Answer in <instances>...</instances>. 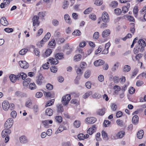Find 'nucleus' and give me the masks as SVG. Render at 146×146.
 I'll return each mask as SVG.
<instances>
[{
	"label": "nucleus",
	"instance_id": "nucleus-1",
	"mask_svg": "<svg viewBox=\"0 0 146 146\" xmlns=\"http://www.w3.org/2000/svg\"><path fill=\"white\" fill-rule=\"evenodd\" d=\"M71 99L70 94H67L62 98V102L64 105L66 106L68 103Z\"/></svg>",
	"mask_w": 146,
	"mask_h": 146
},
{
	"label": "nucleus",
	"instance_id": "nucleus-2",
	"mask_svg": "<svg viewBox=\"0 0 146 146\" xmlns=\"http://www.w3.org/2000/svg\"><path fill=\"white\" fill-rule=\"evenodd\" d=\"M138 47H141L140 50L141 52L144 50V48L146 44L145 41L142 39H140L138 41Z\"/></svg>",
	"mask_w": 146,
	"mask_h": 146
},
{
	"label": "nucleus",
	"instance_id": "nucleus-3",
	"mask_svg": "<svg viewBox=\"0 0 146 146\" xmlns=\"http://www.w3.org/2000/svg\"><path fill=\"white\" fill-rule=\"evenodd\" d=\"M102 20L104 22H108L109 21V16L108 13L106 12H104L102 15Z\"/></svg>",
	"mask_w": 146,
	"mask_h": 146
},
{
	"label": "nucleus",
	"instance_id": "nucleus-4",
	"mask_svg": "<svg viewBox=\"0 0 146 146\" xmlns=\"http://www.w3.org/2000/svg\"><path fill=\"white\" fill-rule=\"evenodd\" d=\"M39 18L37 16H35L32 19L33 22V26H35L36 25L38 26L40 23V22L38 21Z\"/></svg>",
	"mask_w": 146,
	"mask_h": 146
},
{
	"label": "nucleus",
	"instance_id": "nucleus-5",
	"mask_svg": "<svg viewBox=\"0 0 146 146\" xmlns=\"http://www.w3.org/2000/svg\"><path fill=\"white\" fill-rule=\"evenodd\" d=\"M19 64L21 68L24 69H26L29 67V64L25 61H20Z\"/></svg>",
	"mask_w": 146,
	"mask_h": 146
},
{
	"label": "nucleus",
	"instance_id": "nucleus-6",
	"mask_svg": "<svg viewBox=\"0 0 146 146\" xmlns=\"http://www.w3.org/2000/svg\"><path fill=\"white\" fill-rule=\"evenodd\" d=\"M36 83L39 85H41L42 83V81L44 79L42 75L40 74L39 75L36 77Z\"/></svg>",
	"mask_w": 146,
	"mask_h": 146
},
{
	"label": "nucleus",
	"instance_id": "nucleus-7",
	"mask_svg": "<svg viewBox=\"0 0 146 146\" xmlns=\"http://www.w3.org/2000/svg\"><path fill=\"white\" fill-rule=\"evenodd\" d=\"M2 108L5 111H7L9 108L10 104L8 101H4L2 104Z\"/></svg>",
	"mask_w": 146,
	"mask_h": 146
},
{
	"label": "nucleus",
	"instance_id": "nucleus-8",
	"mask_svg": "<svg viewBox=\"0 0 146 146\" xmlns=\"http://www.w3.org/2000/svg\"><path fill=\"white\" fill-rule=\"evenodd\" d=\"M111 44L110 42L106 43L105 45V49L102 51V53L103 54H107L108 52L109 48Z\"/></svg>",
	"mask_w": 146,
	"mask_h": 146
},
{
	"label": "nucleus",
	"instance_id": "nucleus-9",
	"mask_svg": "<svg viewBox=\"0 0 146 146\" xmlns=\"http://www.w3.org/2000/svg\"><path fill=\"white\" fill-rule=\"evenodd\" d=\"M86 122L90 124L94 123L96 121V118L94 117H88L86 119Z\"/></svg>",
	"mask_w": 146,
	"mask_h": 146
},
{
	"label": "nucleus",
	"instance_id": "nucleus-10",
	"mask_svg": "<svg viewBox=\"0 0 146 146\" xmlns=\"http://www.w3.org/2000/svg\"><path fill=\"white\" fill-rule=\"evenodd\" d=\"M17 79L19 80L20 78L22 79L23 80H24L26 77L27 75L23 72H20L18 73L16 75Z\"/></svg>",
	"mask_w": 146,
	"mask_h": 146
},
{
	"label": "nucleus",
	"instance_id": "nucleus-11",
	"mask_svg": "<svg viewBox=\"0 0 146 146\" xmlns=\"http://www.w3.org/2000/svg\"><path fill=\"white\" fill-rule=\"evenodd\" d=\"M15 94L16 96L19 98H22L26 96L25 93L19 91H16Z\"/></svg>",
	"mask_w": 146,
	"mask_h": 146
},
{
	"label": "nucleus",
	"instance_id": "nucleus-12",
	"mask_svg": "<svg viewBox=\"0 0 146 146\" xmlns=\"http://www.w3.org/2000/svg\"><path fill=\"white\" fill-rule=\"evenodd\" d=\"M0 23L3 25L7 26L8 25V22L5 17H1L0 20Z\"/></svg>",
	"mask_w": 146,
	"mask_h": 146
},
{
	"label": "nucleus",
	"instance_id": "nucleus-13",
	"mask_svg": "<svg viewBox=\"0 0 146 146\" xmlns=\"http://www.w3.org/2000/svg\"><path fill=\"white\" fill-rule=\"evenodd\" d=\"M104 61L102 60H99L94 62V65L96 66H99L103 65L104 64Z\"/></svg>",
	"mask_w": 146,
	"mask_h": 146
},
{
	"label": "nucleus",
	"instance_id": "nucleus-14",
	"mask_svg": "<svg viewBox=\"0 0 146 146\" xmlns=\"http://www.w3.org/2000/svg\"><path fill=\"white\" fill-rule=\"evenodd\" d=\"M110 33V31L109 29H107L104 31L102 33V36L103 37H105L109 35Z\"/></svg>",
	"mask_w": 146,
	"mask_h": 146
},
{
	"label": "nucleus",
	"instance_id": "nucleus-15",
	"mask_svg": "<svg viewBox=\"0 0 146 146\" xmlns=\"http://www.w3.org/2000/svg\"><path fill=\"white\" fill-rule=\"evenodd\" d=\"M64 19L67 23L70 25L71 24L72 21L69 16L68 14H65L64 15Z\"/></svg>",
	"mask_w": 146,
	"mask_h": 146
},
{
	"label": "nucleus",
	"instance_id": "nucleus-16",
	"mask_svg": "<svg viewBox=\"0 0 146 146\" xmlns=\"http://www.w3.org/2000/svg\"><path fill=\"white\" fill-rule=\"evenodd\" d=\"M143 135L144 131L142 130H140L137 133V137L139 139H141L143 137Z\"/></svg>",
	"mask_w": 146,
	"mask_h": 146
},
{
	"label": "nucleus",
	"instance_id": "nucleus-17",
	"mask_svg": "<svg viewBox=\"0 0 146 146\" xmlns=\"http://www.w3.org/2000/svg\"><path fill=\"white\" fill-rule=\"evenodd\" d=\"M20 141L22 143H26L28 142V140L25 136H21L19 139Z\"/></svg>",
	"mask_w": 146,
	"mask_h": 146
},
{
	"label": "nucleus",
	"instance_id": "nucleus-18",
	"mask_svg": "<svg viewBox=\"0 0 146 146\" xmlns=\"http://www.w3.org/2000/svg\"><path fill=\"white\" fill-rule=\"evenodd\" d=\"M139 121V117L137 115H134L132 118V122L133 124L136 125L137 124Z\"/></svg>",
	"mask_w": 146,
	"mask_h": 146
},
{
	"label": "nucleus",
	"instance_id": "nucleus-19",
	"mask_svg": "<svg viewBox=\"0 0 146 146\" xmlns=\"http://www.w3.org/2000/svg\"><path fill=\"white\" fill-rule=\"evenodd\" d=\"M129 3H127V6H124L123 7L122 9V12L124 14L126 13L128 11L129 7Z\"/></svg>",
	"mask_w": 146,
	"mask_h": 146
},
{
	"label": "nucleus",
	"instance_id": "nucleus-20",
	"mask_svg": "<svg viewBox=\"0 0 146 146\" xmlns=\"http://www.w3.org/2000/svg\"><path fill=\"white\" fill-rule=\"evenodd\" d=\"M9 78L11 82L13 83H15L16 81L18 80L16 75L13 74H11Z\"/></svg>",
	"mask_w": 146,
	"mask_h": 146
},
{
	"label": "nucleus",
	"instance_id": "nucleus-21",
	"mask_svg": "<svg viewBox=\"0 0 146 146\" xmlns=\"http://www.w3.org/2000/svg\"><path fill=\"white\" fill-rule=\"evenodd\" d=\"M105 111V110L104 108L99 109L97 110L96 113L97 114L102 115L104 114Z\"/></svg>",
	"mask_w": 146,
	"mask_h": 146
},
{
	"label": "nucleus",
	"instance_id": "nucleus-22",
	"mask_svg": "<svg viewBox=\"0 0 146 146\" xmlns=\"http://www.w3.org/2000/svg\"><path fill=\"white\" fill-rule=\"evenodd\" d=\"M52 52V50L50 49H48L45 51L44 54L43 55L44 58L49 56Z\"/></svg>",
	"mask_w": 146,
	"mask_h": 146
},
{
	"label": "nucleus",
	"instance_id": "nucleus-23",
	"mask_svg": "<svg viewBox=\"0 0 146 146\" xmlns=\"http://www.w3.org/2000/svg\"><path fill=\"white\" fill-rule=\"evenodd\" d=\"M45 113L47 115L50 116L52 115V110L50 108H47L45 111Z\"/></svg>",
	"mask_w": 146,
	"mask_h": 146
},
{
	"label": "nucleus",
	"instance_id": "nucleus-24",
	"mask_svg": "<svg viewBox=\"0 0 146 146\" xmlns=\"http://www.w3.org/2000/svg\"><path fill=\"white\" fill-rule=\"evenodd\" d=\"M13 123H9L8 121H6L4 124L5 128L9 129L12 126Z\"/></svg>",
	"mask_w": 146,
	"mask_h": 146
},
{
	"label": "nucleus",
	"instance_id": "nucleus-25",
	"mask_svg": "<svg viewBox=\"0 0 146 146\" xmlns=\"http://www.w3.org/2000/svg\"><path fill=\"white\" fill-rule=\"evenodd\" d=\"M131 69L130 67L128 65H125L124 66L123 71L124 72H127L129 71Z\"/></svg>",
	"mask_w": 146,
	"mask_h": 146
},
{
	"label": "nucleus",
	"instance_id": "nucleus-26",
	"mask_svg": "<svg viewBox=\"0 0 146 146\" xmlns=\"http://www.w3.org/2000/svg\"><path fill=\"white\" fill-rule=\"evenodd\" d=\"M118 5V3L116 1H114L111 2L110 5V7L113 8L116 7Z\"/></svg>",
	"mask_w": 146,
	"mask_h": 146
},
{
	"label": "nucleus",
	"instance_id": "nucleus-27",
	"mask_svg": "<svg viewBox=\"0 0 146 146\" xmlns=\"http://www.w3.org/2000/svg\"><path fill=\"white\" fill-rule=\"evenodd\" d=\"M55 57L56 59L59 60L62 59L63 58V54L62 53H58L55 55Z\"/></svg>",
	"mask_w": 146,
	"mask_h": 146
},
{
	"label": "nucleus",
	"instance_id": "nucleus-28",
	"mask_svg": "<svg viewBox=\"0 0 146 146\" xmlns=\"http://www.w3.org/2000/svg\"><path fill=\"white\" fill-rule=\"evenodd\" d=\"M125 135V132L123 131L119 132L117 134V136L119 138H122Z\"/></svg>",
	"mask_w": 146,
	"mask_h": 146
},
{
	"label": "nucleus",
	"instance_id": "nucleus-29",
	"mask_svg": "<svg viewBox=\"0 0 146 146\" xmlns=\"http://www.w3.org/2000/svg\"><path fill=\"white\" fill-rule=\"evenodd\" d=\"M29 88L32 90L36 89L37 88L36 84L34 82L31 83L29 85Z\"/></svg>",
	"mask_w": 146,
	"mask_h": 146
},
{
	"label": "nucleus",
	"instance_id": "nucleus-30",
	"mask_svg": "<svg viewBox=\"0 0 146 146\" xmlns=\"http://www.w3.org/2000/svg\"><path fill=\"white\" fill-rule=\"evenodd\" d=\"M119 65V63L118 62H116L114 65L111 68L112 71L115 72L118 68Z\"/></svg>",
	"mask_w": 146,
	"mask_h": 146
},
{
	"label": "nucleus",
	"instance_id": "nucleus-31",
	"mask_svg": "<svg viewBox=\"0 0 146 146\" xmlns=\"http://www.w3.org/2000/svg\"><path fill=\"white\" fill-rule=\"evenodd\" d=\"M82 58V56L80 54H78L75 56L74 58V60L76 61L80 60Z\"/></svg>",
	"mask_w": 146,
	"mask_h": 146
},
{
	"label": "nucleus",
	"instance_id": "nucleus-32",
	"mask_svg": "<svg viewBox=\"0 0 146 146\" xmlns=\"http://www.w3.org/2000/svg\"><path fill=\"white\" fill-rule=\"evenodd\" d=\"M31 81V79L30 78H27L24 81L23 85L24 86H27Z\"/></svg>",
	"mask_w": 146,
	"mask_h": 146
},
{
	"label": "nucleus",
	"instance_id": "nucleus-33",
	"mask_svg": "<svg viewBox=\"0 0 146 146\" xmlns=\"http://www.w3.org/2000/svg\"><path fill=\"white\" fill-rule=\"evenodd\" d=\"M49 61L51 63L53 64H56L58 63V61L56 59L52 58L49 59Z\"/></svg>",
	"mask_w": 146,
	"mask_h": 146
},
{
	"label": "nucleus",
	"instance_id": "nucleus-34",
	"mask_svg": "<svg viewBox=\"0 0 146 146\" xmlns=\"http://www.w3.org/2000/svg\"><path fill=\"white\" fill-rule=\"evenodd\" d=\"M57 107L58 109V112H62L63 111V106L62 105L60 104H58L57 105Z\"/></svg>",
	"mask_w": 146,
	"mask_h": 146
},
{
	"label": "nucleus",
	"instance_id": "nucleus-35",
	"mask_svg": "<svg viewBox=\"0 0 146 146\" xmlns=\"http://www.w3.org/2000/svg\"><path fill=\"white\" fill-rule=\"evenodd\" d=\"M83 71V70L79 67L77 68V69L76 70V72L77 74L80 75H81L82 74Z\"/></svg>",
	"mask_w": 146,
	"mask_h": 146
},
{
	"label": "nucleus",
	"instance_id": "nucleus-36",
	"mask_svg": "<svg viewBox=\"0 0 146 146\" xmlns=\"http://www.w3.org/2000/svg\"><path fill=\"white\" fill-rule=\"evenodd\" d=\"M32 102L31 100H27L26 103L25 105L26 106L29 108H30L32 104Z\"/></svg>",
	"mask_w": 146,
	"mask_h": 146
},
{
	"label": "nucleus",
	"instance_id": "nucleus-37",
	"mask_svg": "<svg viewBox=\"0 0 146 146\" xmlns=\"http://www.w3.org/2000/svg\"><path fill=\"white\" fill-rule=\"evenodd\" d=\"M115 13L117 15H120L121 13V10L119 8H117L114 10Z\"/></svg>",
	"mask_w": 146,
	"mask_h": 146
},
{
	"label": "nucleus",
	"instance_id": "nucleus-38",
	"mask_svg": "<svg viewBox=\"0 0 146 146\" xmlns=\"http://www.w3.org/2000/svg\"><path fill=\"white\" fill-rule=\"evenodd\" d=\"M28 50L27 49L24 48L22 49L19 52V54L21 55H23L28 51Z\"/></svg>",
	"mask_w": 146,
	"mask_h": 146
},
{
	"label": "nucleus",
	"instance_id": "nucleus-39",
	"mask_svg": "<svg viewBox=\"0 0 146 146\" xmlns=\"http://www.w3.org/2000/svg\"><path fill=\"white\" fill-rule=\"evenodd\" d=\"M74 126L76 128H78L80 126V122L78 120L75 121L74 123Z\"/></svg>",
	"mask_w": 146,
	"mask_h": 146
},
{
	"label": "nucleus",
	"instance_id": "nucleus-40",
	"mask_svg": "<svg viewBox=\"0 0 146 146\" xmlns=\"http://www.w3.org/2000/svg\"><path fill=\"white\" fill-rule=\"evenodd\" d=\"M73 35L79 36L81 35V33L80 31L78 30H76L72 33Z\"/></svg>",
	"mask_w": 146,
	"mask_h": 146
},
{
	"label": "nucleus",
	"instance_id": "nucleus-41",
	"mask_svg": "<svg viewBox=\"0 0 146 146\" xmlns=\"http://www.w3.org/2000/svg\"><path fill=\"white\" fill-rule=\"evenodd\" d=\"M91 72L89 70H86L84 74V77L85 78H87L90 76Z\"/></svg>",
	"mask_w": 146,
	"mask_h": 146
},
{
	"label": "nucleus",
	"instance_id": "nucleus-42",
	"mask_svg": "<svg viewBox=\"0 0 146 146\" xmlns=\"http://www.w3.org/2000/svg\"><path fill=\"white\" fill-rule=\"evenodd\" d=\"M52 23L54 26H57L59 25V22L58 20L56 19H54L52 21Z\"/></svg>",
	"mask_w": 146,
	"mask_h": 146
},
{
	"label": "nucleus",
	"instance_id": "nucleus-43",
	"mask_svg": "<svg viewBox=\"0 0 146 146\" xmlns=\"http://www.w3.org/2000/svg\"><path fill=\"white\" fill-rule=\"evenodd\" d=\"M56 121L58 123H61L62 121V118L59 116H57L55 117Z\"/></svg>",
	"mask_w": 146,
	"mask_h": 146
},
{
	"label": "nucleus",
	"instance_id": "nucleus-44",
	"mask_svg": "<svg viewBox=\"0 0 146 146\" xmlns=\"http://www.w3.org/2000/svg\"><path fill=\"white\" fill-rule=\"evenodd\" d=\"M34 52L36 55L39 56L40 55V53L38 48L35 49L34 50Z\"/></svg>",
	"mask_w": 146,
	"mask_h": 146
},
{
	"label": "nucleus",
	"instance_id": "nucleus-45",
	"mask_svg": "<svg viewBox=\"0 0 146 146\" xmlns=\"http://www.w3.org/2000/svg\"><path fill=\"white\" fill-rule=\"evenodd\" d=\"M92 97L94 98L99 99L101 97V95L98 93H95L92 95Z\"/></svg>",
	"mask_w": 146,
	"mask_h": 146
},
{
	"label": "nucleus",
	"instance_id": "nucleus-46",
	"mask_svg": "<svg viewBox=\"0 0 146 146\" xmlns=\"http://www.w3.org/2000/svg\"><path fill=\"white\" fill-rule=\"evenodd\" d=\"M92 10V8L91 7H89L85 10L84 12V13L85 14H89L91 12Z\"/></svg>",
	"mask_w": 146,
	"mask_h": 146
},
{
	"label": "nucleus",
	"instance_id": "nucleus-47",
	"mask_svg": "<svg viewBox=\"0 0 146 146\" xmlns=\"http://www.w3.org/2000/svg\"><path fill=\"white\" fill-rule=\"evenodd\" d=\"M103 3V2L102 0H96L94 4L97 6H100L102 5Z\"/></svg>",
	"mask_w": 146,
	"mask_h": 146
},
{
	"label": "nucleus",
	"instance_id": "nucleus-48",
	"mask_svg": "<svg viewBox=\"0 0 146 146\" xmlns=\"http://www.w3.org/2000/svg\"><path fill=\"white\" fill-rule=\"evenodd\" d=\"M130 24L132 25L131 27L130 28V32L134 34L135 31L134 24L131 23Z\"/></svg>",
	"mask_w": 146,
	"mask_h": 146
},
{
	"label": "nucleus",
	"instance_id": "nucleus-49",
	"mask_svg": "<svg viewBox=\"0 0 146 146\" xmlns=\"http://www.w3.org/2000/svg\"><path fill=\"white\" fill-rule=\"evenodd\" d=\"M93 36L94 39H95L96 40L98 39L99 36V33L97 32H95Z\"/></svg>",
	"mask_w": 146,
	"mask_h": 146
},
{
	"label": "nucleus",
	"instance_id": "nucleus-50",
	"mask_svg": "<svg viewBox=\"0 0 146 146\" xmlns=\"http://www.w3.org/2000/svg\"><path fill=\"white\" fill-rule=\"evenodd\" d=\"M111 122L108 120H105L104 121L103 124L105 127H107L109 126Z\"/></svg>",
	"mask_w": 146,
	"mask_h": 146
},
{
	"label": "nucleus",
	"instance_id": "nucleus-51",
	"mask_svg": "<svg viewBox=\"0 0 146 146\" xmlns=\"http://www.w3.org/2000/svg\"><path fill=\"white\" fill-rule=\"evenodd\" d=\"M49 63L47 62L46 63H45L42 66V67L44 69H47L49 67Z\"/></svg>",
	"mask_w": 146,
	"mask_h": 146
},
{
	"label": "nucleus",
	"instance_id": "nucleus-52",
	"mask_svg": "<svg viewBox=\"0 0 146 146\" xmlns=\"http://www.w3.org/2000/svg\"><path fill=\"white\" fill-rule=\"evenodd\" d=\"M46 88L48 90H51L53 89V86L50 84L48 83L46 85Z\"/></svg>",
	"mask_w": 146,
	"mask_h": 146
},
{
	"label": "nucleus",
	"instance_id": "nucleus-53",
	"mask_svg": "<svg viewBox=\"0 0 146 146\" xmlns=\"http://www.w3.org/2000/svg\"><path fill=\"white\" fill-rule=\"evenodd\" d=\"M111 107V108L112 110L113 111H115L116 110V109L117 108V106L116 104H112Z\"/></svg>",
	"mask_w": 146,
	"mask_h": 146
},
{
	"label": "nucleus",
	"instance_id": "nucleus-54",
	"mask_svg": "<svg viewBox=\"0 0 146 146\" xmlns=\"http://www.w3.org/2000/svg\"><path fill=\"white\" fill-rule=\"evenodd\" d=\"M114 89L115 90V93H116L119 91H120L121 89L120 87L118 86H115L114 87Z\"/></svg>",
	"mask_w": 146,
	"mask_h": 146
},
{
	"label": "nucleus",
	"instance_id": "nucleus-55",
	"mask_svg": "<svg viewBox=\"0 0 146 146\" xmlns=\"http://www.w3.org/2000/svg\"><path fill=\"white\" fill-rule=\"evenodd\" d=\"M117 124L120 126H122L123 125V122L120 119H118L116 121Z\"/></svg>",
	"mask_w": 146,
	"mask_h": 146
},
{
	"label": "nucleus",
	"instance_id": "nucleus-56",
	"mask_svg": "<svg viewBox=\"0 0 146 146\" xmlns=\"http://www.w3.org/2000/svg\"><path fill=\"white\" fill-rule=\"evenodd\" d=\"M139 49L140 48L139 47H138V46H137L136 47H135L133 49L134 53L135 54H136L137 53H138L139 52Z\"/></svg>",
	"mask_w": 146,
	"mask_h": 146
},
{
	"label": "nucleus",
	"instance_id": "nucleus-57",
	"mask_svg": "<svg viewBox=\"0 0 146 146\" xmlns=\"http://www.w3.org/2000/svg\"><path fill=\"white\" fill-rule=\"evenodd\" d=\"M86 64L84 62H82L80 64V68L84 71V70L86 68Z\"/></svg>",
	"mask_w": 146,
	"mask_h": 146
},
{
	"label": "nucleus",
	"instance_id": "nucleus-58",
	"mask_svg": "<svg viewBox=\"0 0 146 146\" xmlns=\"http://www.w3.org/2000/svg\"><path fill=\"white\" fill-rule=\"evenodd\" d=\"M94 129H93L92 128L90 127L88 130L87 132L90 135H92L94 133Z\"/></svg>",
	"mask_w": 146,
	"mask_h": 146
},
{
	"label": "nucleus",
	"instance_id": "nucleus-59",
	"mask_svg": "<svg viewBox=\"0 0 146 146\" xmlns=\"http://www.w3.org/2000/svg\"><path fill=\"white\" fill-rule=\"evenodd\" d=\"M78 138L80 140H83L84 139V134L80 133L78 135Z\"/></svg>",
	"mask_w": 146,
	"mask_h": 146
},
{
	"label": "nucleus",
	"instance_id": "nucleus-60",
	"mask_svg": "<svg viewBox=\"0 0 146 146\" xmlns=\"http://www.w3.org/2000/svg\"><path fill=\"white\" fill-rule=\"evenodd\" d=\"M51 71L53 72H56L57 71V69L56 67L52 66L50 68Z\"/></svg>",
	"mask_w": 146,
	"mask_h": 146
},
{
	"label": "nucleus",
	"instance_id": "nucleus-61",
	"mask_svg": "<svg viewBox=\"0 0 146 146\" xmlns=\"http://www.w3.org/2000/svg\"><path fill=\"white\" fill-rule=\"evenodd\" d=\"M4 31L8 33H11L13 32V30L12 28H6L4 29Z\"/></svg>",
	"mask_w": 146,
	"mask_h": 146
},
{
	"label": "nucleus",
	"instance_id": "nucleus-62",
	"mask_svg": "<svg viewBox=\"0 0 146 146\" xmlns=\"http://www.w3.org/2000/svg\"><path fill=\"white\" fill-rule=\"evenodd\" d=\"M17 113L15 111H12L11 113V115L13 118H15L17 116Z\"/></svg>",
	"mask_w": 146,
	"mask_h": 146
},
{
	"label": "nucleus",
	"instance_id": "nucleus-63",
	"mask_svg": "<svg viewBox=\"0 0 146 146\" xmlns=\"http://www.w3.org/2000/svg\"><path fill=\"white\" fill-rule=\"evenodd\" d=\"M92 92H91L86 93L84 95H83V98L85 99L87 98L91 94Z\"/></svg>",
	"mask_w": 146,
	"mask_h": 146
},
{
	"label": "nucleus",
	"instance_id": "nucleus-64",
	"mask_svg": "<svg viewBox=\"0 0 146 146\" xmlns=\"http://www.w3.org/2000/svg\"><path fill=\"white\" fill-rule=\"evenodd\" d=\"M63 146H70L71 144L70 142L68 141L66 142H64L62 143Z\"/></svg>",
	"mask_w": 146,
	"mask_h": 146
}]
</instances>
